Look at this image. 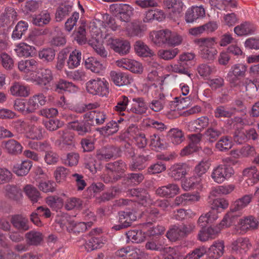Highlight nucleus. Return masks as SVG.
Segmentation results:
<instances>
[{
    "mask_svg": "<svg viewBox=\"0 0 259 259\" xmlns=\"http://www.w3.org/2000/svg\"><path fill=\"white\" fill-rule=\"evenodd\" d=\"M111 80L117 86L128 85L133 82L131 76L127 73L111 71L110 73Z\"/></svg>",
    "mask_w": 259,
    "mask_h": 259,
    "instance_id": "nucleus-10",
    "label": "nucleus"
},
{
    "mask_svg": "<svg viewBox=\"0 0 259 259\" xmlns=\"http://www.w3.org/2000/svg\"><path fill=\"white\" fill-rule=\"evenodd\" d=\"M82 201L78 198L72 197L67 199L64 207L67 210L73 209H80L82 207Z\"/></svg>",
    "mask_w": 259,
    "mask_h": 259,
    "instance_id": "nucleus-58",
    "label": "nucleus"
},
{
    "mask_svg": "<svg viewBox=\"0 0 259 259\" xmlns=\"http://www.w3.org/2000/svg\"><path fill=\"white\" fill-rule=\"evenodd\" d=\"M150 146L152 149L156 151H159L165 148L163 141L155 134H153L151 136Z\"/></svg>",
    "mask_w": 259,
    "mask_h": 259,
    "instance_id": "nucleus-62",
    "label": "nucleus"
},
{
    "mask_svg": "<svg viewBox=\"0 0 259 259\" xmlns=\"http://www.w3.org/2000/svg\"><path fill=\"white\" fill-rule=\"evenodd\" d=\"M205 12L202 6L192 7L187 10L185 14V20L187 23H192L205 16Z\"/></svg>",
    "mask_w": 259,
    "mask_h": 259,
    "instance_id": "nucleus-14",
    "label": "nucleus"
},
{
    "mask_svg": "<svg viewBox=\"0 0 259 259\" xmlns=\"http://www.w3.org/2000/svg\"><path fill=\"white\" fill-rule=\"evenodd\" d=\"M197 71L201 76L207 77L215 72V68L207 64H201L198 66Z\"/></svg>",
    "mask_w": 259,
    "mask_h": 259,
    "instance_id": "nucleus-59",
    "label": "nucleus"
},
{
    "mask_svg": "<svg viewBox=\"0 0 259 259\" xmlns=\"http://www.w3.org/2000/svg\"><path fill=\"white\" fill-rule=\"evenodd\" d=\"M64 218L67 219L66 222L62 223V224L66 225L67 228L69 231L79 233L86 231L88 227H89L87 223L75 222L73 220H71L70 217H68L67 214H65L63 217V218Z\"/></svg>",
    "mask_w": 259,
    "mask_h": 259,
    "instance_id": "nucleus-16",
    "label": "nucleus"
},
{
    "mask_svg": "<svg viewBox=\"0 0 259 259\" xmlns=\"http://www.w3.org/2000/svg\"><path fill=\"white\" fill-rule=\"evenodd\" d=\"M0 63L2 66L7 70H11L14 67L13 59L5 53H0Z\"/></svg>",
    "mask_w": 259,
    "mask_h": 259,
    "instance_id": "nucleus-61",
    "label": "nucleus"
},
{
    "mask_svg": "<svg viewBox=\"0 0 259 259\" xmlns=\"http://www.w3.org/2000/svg\"><path fill=\"white\" fill-rule=\"evenodd\" d=\"M126 24V31L130 36H139L142 35L143 29L141 26L138 23H124Z\"/></svg>",
    "mask_w": 259,
    "mask_h": 259,
    "instance_id": "nucleus-34",
    "label": "nucleus"
},
{
    "mask_svg": "<svg viewBox=\"0 0 259 259\" xmlns=\"http://www.w3.org/2000/svg\"><path fill=\"white\" fill-rule=\"evenodd\" d=\"M28 28V24L24 21H19L16 25L12 34V38L14 40L20 39L24 35Z\"/></svg>",
    "mask_w": 259,
    "mask_h": 259,
    "instance_id": "nucleus-32",
    "label": "nucleus"
},
{
    "mask_svg": "<svg viewBox=\"0 0 259 259\" xmlns=\"http://www.w3.org/2000/svg\"><path fill=\"white\" fill-rule=\"evenodd\" d=\"M56 86L57 89H60L70 93H74L78 89L77 87L72 82L63 79H60Z\"/></svg>",
    "mask_w": 259,
    "mask_h": 259,
    "instance_id": "nucleus-56",
    "label": "nucleus"
},
{
    "mask_svg": "<svg viewBox=\"0 0 259 259\" xmlns=\"http://www.w3.org/2000/svg\"><path fill=\"white\" fill-rule=\"evenodd\" d=\"M136 220V217L130 211H120L119 212V224L113 227L115 230H120L131 225L132 221Z\"/></svg>",
    "mask_w": 259,
    "mask_h": 259,
    "instance_id": "nucleus-12",
    "label": "nucleus"
},
{
    "mask_svg": "<svg viewBox=\"0 0 259 259\" xmlns=\"http://www.w3.org/2000/svg\"><path fill=\"white\" fill-rule=\"evenodd\" d=\"M201 57L207 60H213L218 53L214 47L215 41L213 38H200L197 41Z\"/></svg>",
    "mask_w": 259,
    "mask_h": 259,
    "instance_id": "nucleus-2",
    "label": "nucleus"
},
{
    "mask_svg": "<svg viewBox=\"0 0 259 259\" xmlns=\"http://www.w3.org/2000/svg\"><path fill=\"white\" fill-rule=\"evenodd\" d=\"M179 191V187L176 184H169L158 188L156 194L162 197H172L178 194Z\"/></svg>",
    "mask_w": 259,
    "mask_h": 259,
    "instance_id": "nucleus-21",
    "label": "nucleus"
},
{
    "mask_svg": "<svg viewBox=\"0 0 259 259\" xmlns=\"http://www.w3.org/2000/svg\"><path fill=\"white\" fill-rule=\"evenodd\" d=\"M190 168L187 163H175L170 168L169 175L175 180L184 177Z\"/></svg>",
    "mask_w": 259,
    "mask_h": 259,
    "instance_id": "nucleus-15",
    "label": "nucleus"
},
{
    "mask_svg": "<svg viewBox=\"0 0 259 259\" xmlns=\"http://www.w3.org/2000/svg\"><path fill=\"white\" fill-rule=\"evenodd\" d=\"M255 29L253 24L245 22L236 26L234 31L237 35H247L253 33Z\"/></svg>",
    "mask_w": 259,
    "mask_h": 259,
    "instance_id": "nucleus-28",
    "label": "nucleus"
},
{
    "mask_svg": "<svg viewBox=\"0 0 259 259\" xmlns=\"http://www.w3.org/2000/svg\"><path fill=\"white\" fill-rule=\"evenodd\" d=\"M38 76L33 80V82L40 86H46L53 79L52 71L48 68H42L38 72Z\"/></svg>",
    "mask_w": 259,
    "mask_h": 259,
    "instance_id": "nucleus-17",
    "label": "nucleus"
},
{
    "mask_svg": "<svg viewBox=\"0 0 259 259\" xmlns=\"http://www.w3.org/2000/svg\"><path fill=\"white\" fill-rule=\"evenodd\" d=\"M109 83L104 78L97 77L88 81L86 83V88L88 93L94 95L106 96L109 93Z\"/></svg>",
    "mask_w": 259,
    "mask_h": 259,
    "instance_id": "nucleus-3",
    "label": "nucleus"
},
{
    "mask_svg": "<svg viewBox=\"0 0 259 259\" xmlns=\"http://www.w3.org/2000/svg\"><path fill=\"white\" fill-rule=\"evenodd\" d=\"M44 236L39 232L30 231L25 234V238L29 245L37 246L43 240Z\"/></svg>",
    "mask_w": 259,
    "mask_h": 259,
    "instance_id": "nucleus-29",
    "label": "nucleus"
},
{
    "mask_svg": "<svg viewBox=\"0 0 259 259\" xmlns=\"http://www.w3.org/2000/svg\"><path fill=\"white\" fill-rule=\"evenodd\" d=\"M179 53L177 48L166 50H160L158 52V56L164 60H169L174 59Z\"/></svg>",
    "mask_w": 259,
    "mask_h": 259,
    "instance_id": "nucleus-55",
    "label": "nucleus"
},
{
    "mask_svg": "<svg viewBox=\"0 0 259 259\" xmlns=\"http://www.w3.org/2000/svg\"><path fill=\"white\" fill-rule=\"evenodd\" d=\"M234 173L232 167L228 163H224L214 169L211 176L215 182L222 183L226 179L231 177Z\"/></svg>",
    "mask_w": 259,
    "mask_h": 259,
    "instance_id": "nucleus-6",
    "label": "nucleus"
},
{
    "mask_svg": "<svg viewBox=\"0 0 259 259\" xmlns=\"http://www.w3.org/2000/svg\"><path fill=\"white\" fill-rule=\"evenodd\" d=\"M32 167L31 163H16L14 166V172L18 176L27 175Z\"/></svg>",
    "mask_w": 259,
    "mask_h": 259,
    "instance_id": "nucleus-51",
    "label": "nucleus"
},
{
    "mask_svg": "<svg viewBox=\"0 0 259 259\" xmlns=\"http://www.w3.org/2000/svg\"><path fill=\"white\" fill-rule=\"evenodd\" d=\"M163 4L167 8L172 9V11L176 14H180L183 7L182 0H163Z\"/></svg>",
    "mask_w": 259,
    "mask_h": 259,
    "instance_id": "nucleus-46",
    "label": "nucleus"
},
{
    "mask_svg": "<svg viewBox=\"0 0 259 259\" xmlns=\"http://www.w3.org/2000/svg\"><path fill=\"white\" fill-rule=\"evenodd\" d=\"M169 69L175 73L190 75L186 64L179 62L178 64H171L168 67Z\"/></svg>",
    "mask_w": 259,
    "mask_h": 259,
    "instance_id": "nucleus-63",
    "label": "nucleus"
},
{
    "mask_svg": "<svg viewBox=\"0 0 259 259\" xmlns=\"http://www.w3.org/2000/svg\"><path fill=\"white\" fill-rule=\"evenodd\" d=\"M247 66L242 63L233 65L227 74L228 80L232 83H235L240 78L245 76Z\"/></svg>",
    "mask_w": 259,
    "mask_h": 259,
    "instance_id": "nucleus-9",
    "label": "nucleus"
},
{
    "mask_svg": "<svg viewBox=\"0 0 259 259\" xmlns=\"http://www.w3.org/2000/svg\"><path fill=\"white\" fill-rule=\"evenodd\" d=\"M253 196L251 194L245 195L237 199L232 205L233 211H240L247 206L251 202Z\"/></svg>",
    "mask_w": 259,
    "mask_h": 259,
    "instance_id": "nucleus-33",
    "label": "nucleus"
},
{
    "mask_svg": "<svg viewBox=\"0 0 259 259\" xmlns=\"http://www.w3.org/2000/svg\"><path fill=\"white\" fill-rule=\"evenodd\" d=\"M147 215L148 223L160 221L162 219V215L160 213L159 210L155 208H151L148 211Z\"/></svg>",
    "mask_w": 259,
    "mask_h": 259,
    "instance_id": "nucleus-64",
    "label": "nucleus"
},
{
    "mask_svg": "<svg viewBox=\"0 0 259 259\" xmlns=\"http://www.w3.org/2000/svg\"><path fill=\"white\" fill-rule=\"evenodd\" d=\"M55 54L54 49L48 48L40 50L38 53V57L44 61L50 62L54 59Z\"/></svg>",
    "mask_w": 259,
    "mask_h": 259,
    "instance_id": "nucleus-50",
    "label": "nucleus"
},
{
    "mask_svg": "<svg viewBox=\"0 0 259 259\" xmlns=\"http://www.w3.org/2000/svg\"><path fill=\"white\" fill-rule=\"evenodd\" d=\"M240 227L243 230L255 229L258 226V221L253 216L249 215L240 220Z\"/></svg>",
    "mask_w": 259,
    "mask_h": 259,
    "instance_id": "nucleus-35",
    "label": "nucleus"
},
{
    "mask_svg": "<svg viewBox=\"0 0 259 259\" xmlns=\"http://www.w3.org/2000/svg\"><path fill=\"white\" fill-rule=\"evenodd\" d=\"M195 215V213L190 209H180L174 212L173 218L178 221H181L187 218H192Z\"/></svg>",
    "mask_w": 259,
    "mask_h": 259,
    "instance_id": "nucleus-60",
    "label": "nucleus"
},
{
    "mask_svg": "<svg viewBox=\"0 0 259 259\" xmlns=\"http://www.w3.org/2000/svg\"><path fill=\"white\" fill-rule=\"evenodd\" d=\"M135 50L139 56L142 57L150 56L152 54L151 50L148 46L141 41L136 42L135 46Z\"/></svg>",
    "mask_w": 259,
    "mask_h": 259,
    "instance_id": "nucleus-47",
    "label": "nucleus"
},
{
    "mask_svg": "<svg viewBox=\"0 0 259 259\" xmlns=\"http://www.w3.org/2000/svg\"><path fill=\"white\" fill-rule=\"evenodd\" d=\"M237 211H233L231 208L230 211L225 215L220 223V226L225 227L230 226L234 222L235 219L241 214L239 212L237 213Z\"/></svg>",
    "mask_w": 259,
    "mask_h": 259,
    "instance_id": "nucleus-43",
    "label": "nucleus"
},
{
    "mask_svg": "<svg viewBox=\"0 0 259 259\" xmlns=\"http://www.w3.org/2000/svg\"><path fill=\"white\" fill-rule=\"evenodd\" d=\"M133 9L130 5L124 4L121 6L119 17L121 21L127 23L129 21L130 16L133 14Z\"/></svg>",
    "mask_w": 259,
    "mask_h": 259,
    "instance_id": "nucleus-54",
    "label": "nucleus"
},
{
    "mask_svg": "<svg viewBox=\"0 0 259 259\" xmlns=\"http://www.w3.org/2000/svg\"><path fill=\"white\" fill-rule=\"evenodd\" d=\"M167 137L175 145L181 144L185 139L183 132L178 128L170 129L168 132Z\"/></svg>",
    "mask_w": 259,
    "mask_h": 259,
    "instance_id": "nucleus-30",
    "label": "nucleus"
},
{
    "mask_svg": "<svg viewBox=\"0 0 259 259\" xmlns=\"http://www.w3.org/2000/svg\"><path fill=\"white\" fill-rule=\"evenodd\" d=\"M209 124V119L207 116H201L193 121L190 126L191 131L197 133H200Z\"/></svg>",
    "mask_w": 259,
    "mask_h": 259,
    "instance_id": "nucleus-27",
    "label": "nucleus"
},
{
    "mask_svg": "<svg viewBox=\"0 0 259 259\" xmlns=\"http://www.w3.org/2000/svg\"><path fill=\"white\" fill-rule=\"evenodd\" d=\"M133 101L136 103V104L131 110L133 112L138 114H142L146 113L147 110V106L142 98H135L133 99Z\"/></svg>",
    "mask_w": 259,
    "mask_h": 259,
    "instance_id": "nucleus-44",
    "label": "nucleus"
},
{
    "mask_svg": "<svg viewBox=\"0 0 259 259\" xmlns=\"http://www.w3.org/2000/svg\"><path fill=\"white\" fill-rule=\"evenodd\" d=\"M59 134L61 135L60 144H62L63 145L70 146L74 145V135L72 132L65 130L62 132L59 131Z\"/></svg>",
    "mask_w": 259,
    "mask_h": 259,
    "instance_id": "nucleus-48",
    "label": "nucleus"
},
{
    "mask_svg": "<svg viewBox=\"0 0 259 259\" xmlns=\"http://www.w3.org/2000/svg\"><path fill=\"white\" fill-rule=\"evenodd\" d=\"M38 64L34 59L22 60L18 62V67L19 70L25 73H28L35 71Z\"/></svg>",
    "mask_w": 259,
    "mask_h": 259,
    "instance_id": "nucleus-19",
    "label": "nucleus"
},
{
    "mask_svg": "<svg viewBox=\"0 0 259 259\" xmlns=\"http://www.w3.org/2000/svg\"><path fill=\"white\" fill-rule=\"evenodd\" d=\"M51 20L50 15L47 11H43L32 18V23L38 26H42L48 24Z\"/></svg>",
    "mask_w": 259,
    "mask_h": 259,
    "instance_id": "nucleus-39",
    "label": "nucleus"
},
{
    "mask_svg": "<svg viewBox=\"0 0 259 259\" xmlns=\"http://www.w3.org/2000/svg\"><path fill=\"white\" fill-rule=\"evenodd\" d=\"M10 92L14 96L26 97L30 94V89L28 85L21 82H15L11 85Z\"/></svg>",
    "mask_w": 259,
    "mask_h": 259,
    "instance_id": "nucleus-18",
    "label": "nucleus"
},
{
    "mask_svg": "<svg viewBox=\"0 0 259 259\" xmlns=\"http://www.w3.org/2000/svg\"><path fill=\"white\" fill-rule=\"evenodd\" d=\"M107 118L105 112L95 109L91 110L83 115V119L88 121L92 126L102 124Z\"/></svg>",
    "mask_w": 259,
    "mask_h": 259,
    "instance_id": "nucleus-7",
    "label": "nucleus"
},
{
    "mask_svg": "<svg viewBox=\"0 0 259 259\" xmlns=\"http://www.w3.org/2000/svg\"><path fill=\"white\" fill-rule=\"evenodd\" d=\"M84 65L87 69L95 73H100L103 71L105 66L104 64L95 57H89L85 61Z\"/></svg>",
    "mask_w": 259,
    "mask_h": 259,
    "instance_id": "nucleus-20",
    "label": "nucleus"
},
{
    "mask_svg": "<svg viewBox=\"0 0 259 259\" xmlns=\"http://www.w3.org/2000/svg\"><path fill=\"white\" fill-rule=\"evenodd\" d=\"M217 125V121L213 120L210 123V126L205 132V135L207 139L210 142H213L217 140L218 137L222 134V130L218 128Z\"/></svg>",
    "mask_w": 259,
    "mask_h": 259,
    "instance_id": "nucleus-23",
    "label": "nucleus"
},
{
    "mask_svg": "<svg viewBox=\"0 0 259 259\" xmlns=\"http://www.w3.org/2000/svg\"><path fill=\"white\" fill-rule=\"evenodd\" d=\"M235 108H229L224 106H219L214 111V116L217 118L231 117L235 112Z\"/></svg>",
    "mask_w": 259,
    "mask_h": 259,
    "instance_id": "nucleus-37",
    "label": "nucleus"
},
{
    "mask_svg": "<svg viewBox=\"0 0 259 259\" xmlns=\"http://www.w3.org/2000/svg\"><path fill=\"white\" fill-rule=\"evenodd\" d=\"M63 117L68 121V127L76 131L79 135L84 136L91 131L92 125L87 120L83 119L79 121L75 114L69 113L64 115Z\"/></svg>",
    "mask_w": 259,
    "mask_h": 259,
    "instance_id": "nucleus-4",
    "label": "nucleus"
},
{
    "mask_svg": "<svg viewBox=\"0 0 259 259\" xmlns=\"http://www.w3.org/2000/svg\"><path fill=\"white\" fill-rule=\"evenodd\" d=\"M17 13L15 10L11 7L5 8L4 11L0 15V28L8 27L17 20Z\"/></svg>",
    "mask_w": 259,
    "mask_h": 259,
    "instance_id": "nucleus-8",
    "label": "nucleus"
},
{
    "mask_svg": "<svg viewBox=\"0 0 259 259\" xmlns=\"http://www.w3.org/2000/svg\"><path fill=\"white\" fill-rule=\"evenodd\" d=\"M124 119L120 118L117 121L111 120L108 122L105 126L101 128L100 132L103 135H110L116 133L119 129L120 124L124 121Z\"/></svg>",
    "mask_w": 259,
    "mask_h": 259,
    "instance_id": "nucleus-22",
    "label": "nucleus"
},
{
    "mask_svg": "<svg viewBox=\"0 0 259 259\" xmlns=\"http://www.w3.org/2000/svg\"><path fill=\"white\" fill-rule=\"evenodd\" d=\"M232 146V138L229 136H224L217 142L215 144V148L220 151H227L231 149Z\"/></svg>",
    "mask_w": 259,
    "mask_h": 259,
    "instance_id": "nucleus-40",
    "label": "nucleus"
},
{
    "mask_svg": "<svg viewBox=\"0 0 259 259\" xmlns=\"http://www.w3.org/2000/svg\"><path fill=\"white\" fill-rule=\"evenodd\" d=\"M23 191L25 195L33 203L38 202L41 198L39 192L31 185H26L24 187Z\"/></svg>",
    "mask_w": 259,
    "mask_h": 259,
    "instance_id": "nucleus-31",
    "label": "nucleus"
},
{
    "mask_svg": "<svg viewBox=\"0 0 259 259\" xmlns=\"http://www.w3.org/2000/svg\"><path fill=\"white\" fill-rule=\"evenodd\" d=\"M11 222L14 227L19 231H26L29 229L28 220L21 215L12 216Z\"/></svg>",
    "mask_w": 259,
    "mask_h": 259,
    "instance_id": "nucleus-24",
    "label": "nucleus"
},
{
    "mask_svg": "<svg viewBox=\"0 0 259 259\" xmlns=\"http://www.w3.org/2000/svg\"><path fill=\"white\" fill-rule=\"evenodd\" d=\"M165 96L159 93L157 97H155L151 103L149 104V107L155 112L161 110L164 104Z\"/></svg>",
    "mask_w": 259,
    "mask_h": 259,
    "instance_id": "nucleus-41",
    "label": "nucleus"
},
{
    "mask_svg": "<svg viewBox=\"0 0 259 259\" xmlns=\"http://www.w3.org/2000/svg\"><path fill=\"white\" fill-rule=\"evenodd\" d=\"M129 100L125 96H120L117 100V105L114 107V110L120 115H124V111L126 109Z\"/></svg>",
    "mask_w": 259,
    "mask_h": 259,
    "instance_id": "nucleus-49",
    "label": "nucleus"
},
{
    "mask_svg": "<svg viewBox=\"0 0 259 259\" xmlns=\"http://www.w3.org/2000/svg\"><path fill=\"white\" fill-rule=\"evenodd\" d=\"M128 242L140 243L145 240V234L141 230H134L128 231L126 233Z\"/></svg>",
    "mask_w": 259,
    "mask_h": 259,
    "instance_id": "nucleus-38",
    "label": "nucleus"
},
{
    "mask_svg": "<svg viewBox=\"0 0 259 259\" xmlns=\"http://www.w3.org/2000/svg\"><path fill=\"white\" fill-rule=\"evenodd\" d=\"M127 132L130 137L135 140L136 145L139 148H143L146 146L147 142L145 136L139 131L137 126L134 125L130 126L127 128Z\"/></svg>",
    "mask_w": 259,
    "mask_h": 259,
    "instance_id": "nucleus-13",
    "label": "nucleus"
},
{
    "mask_svg": "<svg viewBox=\"0 0 259 259\" xmlns=\"http://www.w3.org/2000/svg\"><path fill=\"white\" fill-rule=\"evenodd\" d=\"M150 38L151 41L158 47L164 45L176 47L181 45L183 41L181 35L168 29L154 31L150 33Z\"/></svg>",
    "mask_w": 259,
    "mask_h": 259,
    "instance_id": "nucleus-1",
    "label": "nucleus"
},
{
    "mask_svg": "<svg viewBox=\"0 0 259 259\" xmlns=\"http://www.w3.org/2000/svg\"><path fill=\"white\" fill-rule=\"evenodd\" d=\"M5 146L9 153L14 154L21 153L23 149L20 143L14 140H9L7 141Z\"/></svg>",
    "mask_w": 259,
    "mask_h": 259,
    "instance_id": "nucleus-42",
    "label": "nucleus"
},
{
    "mask_svg": "<svg viewBox=\"0 0 259 259\" xmlns=\"http://www.w3.org/2000/svg\"><path fill=\"white\" fill-rule=\"evenodd\" d=\"M34 47L24 42L19 44L14 49L17 55L20 57L30 56L34 53Z\"/></svg>",
    "mask_w": 259,
    "mask_h": 259,
    "instance_id": "nucleus-26",
    "label": "nucleus"
},
{
    "mask_svg": "<svg viewBox=\"0 0 259 259\" xmlns=\"http://www.w3.org/2000/svg\"><path fill=\"white\" fill-rule=\"evenodd\" d=\"M249 239L246 238H239L231 244L233 253L241 255L246 252L251 247Z\"/></svg>",
    "mask_w": 259,
    "mask_h": 259,
    "instance_id": "nucleus-11",
    "label": "nucleus"
},
{
    "mask_svg": "<svg viewBox=\"0 0 259 259\" xmlns=\"http://www.w3.org/2000/svg\"><path fill=\"white\" fill-rule=\"evenodd\" d=\"M46 202L52 209L58 210L63 205V199L56 196H50L47 198Z\"/></svg>",
    "mask_w": 259,
    "mask_h": 259,
    "instance_id": "nucleus-53",
    "label": "nucleus"
},
{
    "mask_svg": "<svg viewBox=\"0 0 259 259\" xmlns=\"http://www.w3.org/2000/svg\"><path fill=\"white\" fill-rule=\"evenodd\" d=\"M224 243L223 241H216L209 247L208 254L210 257L218 259L220 257L224 252Z\"/></svg>",
    "mask_w": 259,
    "mask_h": 259,
    "instance_id": "nucleus-25",
    "label": "nucleus"
},
{
    "mask_svg": "<svg viewBox=\"0 0 259 259\" xmlns=\"http://www.w3.org/2000/svg\"><path fill=\"white\" fill-rule=\"evenodd\" d=\"M105 39L107 46L116 53L120 55H125L129 52L131 47L128 41L109 35H107Z\"/></svg>",
    "mask_w": 259,
    "mask_h": 259,
    "instance_id": "nucleus-5",
    "label": "nucleus"
},
{
    "mask_svg": "<svg viewBox=\"0 0 259 259\" xmlns=\"http://www.w3.org/2000/svg\"><path fill=\"white\" fill-rule=\"evenodd\" d=\"M102 242L98 238L93 237L89 239L84 246L87 251L89 252L102 246Z\"/></svg>",
    "mask_w": 259,
    "mask_h": 259,
    "instance_id": "nucleus-57",
    "label": "nucleus"
},
{
    "mask_svg": "<svg viewBox=\"0 0 259 259\" xmlns=\"http://www.w3.org/2000/svg\"><path fill=\"white\" fill-rule=\"evenodd\" d=\"M256 166H251L244 169L243 171V175L253 179V182L255 183L259 180V174L257 173V168H259V163Z\"/></svg>",
    "mask_w": 259,
    "mask_h": 259,
    "instance_id": "nucleus-52",
    "label": "nucleus"
},
{
    "mask_svg": "<svg viewBox=\"0 0 259 259\" xmlns=\"http://www.w3.org/2000/svg\"><path fill=\"white\" fill-rule=\"evenodd\" d=\"M81 59V53L80 51L75 50L69 55L67 63L68 67L73 69L80 65Z\"/></svg>",
    "mask_w": 259,
    "mask_h": 259,
    "instance_id": "nucleus-36",
    "label": "nucleus"
},
{
    "mask_svg": "<svg viewBox=\"0 0 259 259\" xmlns=\"http://www.w3.org/2000/svg\"><path fill=\"white\" fill-rule=\"evenodd\" d=\"M234 189L235 186L233 185L220 186L213 188L210 193V195L215 197L219 195H227L232 192Z\"/></svg>",
    "mask_w": 259,
    "mask_h": 259,
    "instance_id": "nucleus-45",
    "label": "nucleus"
}]
</instances>
